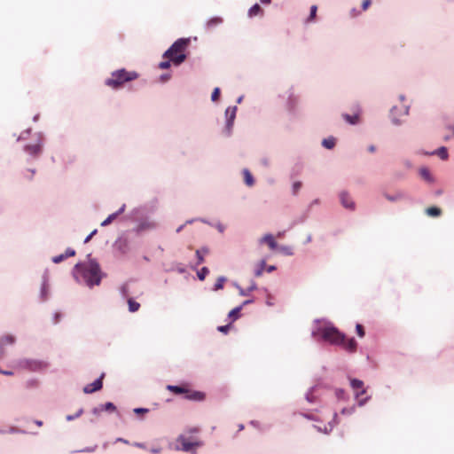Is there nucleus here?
Here are the masks:
<instances>
[{
	"mask_svg": "<svg viewBox=\"0 0 454 454\" xmlns=\"http://www.w3.org/2000/svg\"><path fill=\"white\" fill-rule=\"evenodd\" d=\"M87 260L77 262L73 270L72 275L78 284H84L90 289L100 285L102 278L106 274L102 271L97 259L92 258L91 254H87Z\"/></svg>",
	"mask_w": 454,
	"mask_h": 454,
	"instance_id": "f257e3e1",
	"label": "nucleus"
},
{
	"mask_svg": "<svg viewBox=\"0 0 454 454\" xmlns=\"http://www.w3.org/2000/svg\"><path fill=\"white\" fill-rule=\"evenodd\" d=\"M311 335L317 341L324 340L333 345H340L345 339V335L333 324L320 319L314 321Z\"/></svg>",
	"mask_w": 454,
	"mask_h": 454,
	"instance_id": "f03ea898",
	"label": "nucleus"
},
{
	"mask_svg": "<svg viewBox=\"0 0 454 454\" xmlns=\"http://www.w3.org/2000/svg\"><path fill=\"white\" fill-rule=\"evenodd\" d=\"M132 216L137 222V226L134 230L137 233L152 231L159 227V222L149 215L145 207L134 208L132 211Z\"/></svg>",
	"mask_w": 454,
	"mask_h": 454,
	"instance_id": "7ed1b4c3",
	"label": "nucleus"
},
{
	"mask_svg": "<svg viewBox=\"0 0 454 454\" xmlns=\"http://www.w3.org/2000/svg\"><path fill=\"white\" fill-rule=\"evenodd\" d=\"M138 74L136 71H127L121 68L111 73L110 77L105 80V85L113 90H120L124 83L136 80Z\"/></svg>",
	"mask_w": 454,
	"mask_h": 454,
	"instance_id": "20e7f679",
	"label": "nucleus"
},
{
	"mask_svg": "<svg viewBox=\"0 0 454 454\" xmlns=\"http://www.w3.org/2000/svg\"><path fill=\"white\" fill-rule=\"evenodd\" d=\"M45 137L43 132H35L33 141L23 146L24 153L28 156L27 161L38 160L43 153Z\"/></svg>",
	"mask_w": 454,
	"mask_h": 454,
	"instance_id": "39448f33",
	"label": "nucleus"
},
{
	"mask_svg": "<svg viewBox=\"0 0 454 454\" xmlns=\"http://www.w3.org/2000/svg\"><path fill=\"white\" fill-rule=\"evenodd\" d=\"M278 98L283 101L285 109L290 114H294L298 107L300 98L295 92L294 86H290L284 92L278 94Z\"/></svg>",
	"mask_w": 454,
	"mask_h": 454,
	"instance_id": "423d86ee",
	"label": "nucleus"
},
{
	"mask_svg": "<svg viewBox=\"0 0 454 454\" xmlns=\"http://www.w3.org/2000/svg\"><path fill=\"white\" fill-rule=\"evenodd\" d=\"M17 366L29 372H40L48 367V363L39 359L22 358L17 361Z\"/></svg>",
	"mask_w": 454,
	"mask_h": 454,
	"instance_id": "0eeeda50",
	"label": "nucleus"
},
{
	"mask_svg": "<svg viewBox=\"0 0 454 454\" xmlns=\"http://www.w3.org/2000/svg\"><path fill=\"white\" fill-rule=\"evenodd\" d=\"M238 107L236 106H228L225 110L224 116H225V126H224V132L227 136H231L232 133V129L234 125V121L236 118Z\"/></svg>",
	"mask_w": 454,
	"mask_h": 454,
	"instance_id": "6e6552de",
	"label": "nucleus"
},
{
	"mask_svg": "<svg viewBox=\"0 0 454 454\" xmlns=\"http://www.w3.org/2000/svg\"><path fill=\"white\" fill-rule=\"evenodd\" d=\"M190 43L189 38H179L175 41L172 45L163 53L162 57H169L174 54L184 52V49Z\"/></svg>",
	"mask_w": 454,
	"mask_h": 454,
	"instance_id": "1a4fd4ad",
	"label": "nucleus"
},
{
	"mask_svg": "<svg viewBox=\"0 0 454 454\" xmlns=\"http://www.w3.org/2000/svg\"><path fill=\"white\" fill-rule=\"evenodd\" d=\"M402 115H403L402 109L396 106H393L388 113L390 121L395 127H400L404 123V121L401 119Z\"/></svg>",
	"mask_w": 454,
	"mask_h": 454,
	"instance_id": "9d476101",
	"label": "nucleus"
},
{
	"mask_svg": "<svg viewBox=\"0 0 454 454\" xmlns=\"http://www.w3.org/2000/svg\"><path fill=\"white\" fill-rule=\"evenodd\" d=\"M339 199L341 206L344 208L350 211H354L356 209V202L347 191H341L339 193Z\"/></svg>",
	"mask_w": 454,
	"mask_h": 454,
	"instance_id": "9b49d317",
	"label": "nucleus"
},
{
	"mask_svg": "<svg viewBox=\"0 0 454 454\" xmlns=\"http://www.w3.org/2000/svg\"><path fill=\"white\" fill-rule=\"evenodd\" d=\"M106 373L102 372L100 376L95 380L92 383L86 385L83 387V392L85 394H92L96 391L100 390L103 387V379L105 378Z\"/></svg>",
	"mask_w": 454,
	"mask_h": 454,
	"instance_id": "f8f14e48",
	"label": "nucleus"
},
{
	"mask_svg": "<svg viewBox=\"0 0 454 454\" xmlns=\"http://www.w3.org/2000/svg\"><path fill=\"white\" fill-rule=\"evenodd\" d=\"M50 285L47 273L43 275V282L40 288L39 297L42 301H46L50 297Z\"/></svg>",
	"mask_w": 454,
	"mask_h": 454,
	"instance_id": "ddd939ff",
	"label": "nucleus"
},
{
	"mask_svg": "<svg viewBox=\"0 0 454 454\" xmlns=\"http://www.w3.org/2000/svg\"><path fill=\"white\" fill-rule=\"evenodd\" d=\"M177 442L181 444L180 450L185 452H189L195 446H200L201 442H190L185 436L179 435L177 438Z\"/></svg>",
	"mask_w": 454,
	"mask_h": 454,
	"instance_id": "4468645a",
	"label": "nucleus"
},
{
	"mask_svg": "<svg viewBox=\"0 0 454 454\" xmlns=\"http://www.w3.org/2000/svg\"><path fill=\"white\" fill-rule=\"evenodd\" d=\"M15 341V337L11 334H7L0 338V358L4 357L5 355L4 347L6 345H13Z\"/></svg>",
	"mask_w": 454,
	"mask_h": 454,
	"instance_id": "2eb2a0df",
	"label": "nucleus"
},
{
	"mask_svg": "<svg viewBox=\"0 0 454 454\" xmlns=\"http://www.w3.org/2000/svg\"><path fill=\"white\" fill-rule=\"evenodd\" d=\"M384 197L390 202H396L408 199L407 193L401 190L395 191L393 194L384 193Z\"/></svg>",
	"mask_w": 454,
	"mask_h": 454,
	"instance_id": "dca6fc26",
	"label": "nucleus"
},
{
	"mask_svg": "<svg viewBox=\"0 0 454 454\" xmlns=\"http://www.w3.org/2000/svg\"><path fill=\"white\" fill-rule=\"evenodd\" d=\"M114 246L116 249L122 254H127L129 251V245L127 239L119 238L116 239Z\"/></svg>",
	"mask_w": 454,
	"mask_h": 454,
	"instance_id": "f3484780",
	"label": "nucleus"
},
{
	"mask_svg": "<svg viewBox=\"0 0 454 454\" xmlns=\"http://www.w3.org/2000/svg\"><path fill=\"white\" fill-rule=\"evenodd\" d=\"M259 243L260 244H263V243L267 244L271 250H275V249H277L278 247V243L274 239L273 235L270 234V233L265 234L259 240Z\"/></svg>",
	"mask_w": 454,
	"mask_h": 454,
	"instance_id": "a211bd4d",
	"label": "nucleus"
},
{
	"mask_svg": "<svg viewBox=\"0 0 454 454\" xmlns=\"http://www.w3.org/2000/svg\"><path fill=\"white\" fill-rule=\"evenodd\" d=\"M341 116L350 125H357L360 122V110L354 114H342Z\"/></svg>",
	"mask_w": 454,
	"mask_h": 454,
	"instance_id": "6ab92c4d",
	"label": "nucleus"
},
{
	"mask_svg": "<svg viewBox=\"0 0 454 454\" xmlns=\"http://www.w3.org/2000/svg\"><path fill=\"white\" fill-rule=\"evenodd\" d=\"M425 155H437L442 160H446L449 158L448 150L445 146H441L433 152H425Z\"/></svg>",
	"mask_w": 454,
	"mask_h": 454,
	"instance_id": "aec40b11",
	"label": "nucleus"
},
{
	"mask_svg": "<svg viewBox=\"0 0 454 454\" xmlns=\"http://www.w3.org/2000/svg\"><path fill=\"white\" fill-rule=\"evenodd\" d=\"M235 286L238 288L239 290V294L240 296H248L250 294L251 292L254 291L257 289V285L256 283L252 280L251 281V284L249 286L248 288H246V289H243L239 284H235Z\"/></svg>",
	"mask_w": 454,
	"mask_h": 454,
	"instance_id": "412c9836",
	"label": "nucleus"
},
{
	"mask_svg": "<svg viewBox=\"0 0 454 454\" xmlns=\"http://www.w3.org/2000/svg\"><path fill=\"white\" fill-rule=\"evenodd\" d=\"M166 59H169L174 66H180L186 59V55L184 52H180L177 54H174L169 57H165Z\"/></svg>",
	"mask_w": 454,
	"mask_h": 454,
	"instance_id": "4be33fe9",
	"label": "nucleus"
},
{
	"mask_svg": "<svg viewBox=\"0 0 454 454\" xmlns=\"http://www.w3.org/2000/svg\"><path fill=\"white\" fill-rule=\"evenodd\" d=\"M244 183L247 186L252 187L255 184V180L248 168L242 169Z\"/></svg>",
	"mask_w": 454,
	"mask_h": 454,
	"instance_id": "5701e85b",
	"label": "nucleus"
},
{
	"mask_svg": "<svg viewBox=\"0 0 454 454\" xmlns=\"http://www.w3.org/2000/svg\"><path fill=\"white\" fill-rule=\"evenodd\" d=\"M223 23V19L221 17H213L210 18L205 25V27L208 30L215 28V27L221 25Z\"/></svg>",
	"mask_w": 454,
	"mask_h": 454,
	"instance_id": "b1692460",
	"label": "nucleus"
},
{
	"mask_svg": "<svg viewBox=\"0 0 454 454\" xmlns=\"http://www.w3.org/2000/svg\"><path fill=\"white\" fill-rule=\"evenodd\" d=\"M167 389L176 395L186 394L189 392L187 388L177 385H168Z\"/></svg>",
	"mask_w": 454,
	"mask_h": 454,
	"instance_id": "393cba45",
	"label": "nucleus"
},
{
	"mask_svg": "<svg viewBox=\"0 0 454 454\" xmlns=\"http://www.w3.org/2000/svg\"><path fill=\"white\" fill-rule=\"evenodd\" d=\"M317 386H313L309 387V389L305 394V399L309 403H315L317 401V397L314 395V391L316 390Z\"/></svg>",
	"mask_w": 454,
	"mask_h": 454,
	"instance_id": "a878e982",
	"label": "nucleus"
},
{
	"mask_svg": "<svg viewBox=\"0 0 454 454\" xmlns=\"http://www.w3.org/2000/svg\"><path fill=\"white\" fill-rule=\"evenodd\" d=\"M338 424H339L338 414L335 412L333 414V419L328 423V425L325 426V434H329L330 432H332L333 427Z\"/></svg>",
	"mask_w": 454,
	"mask_h": 454,
	"instance_id": "bb28decb",
	"label": "nucleus"
},
{
	"mask_svg": "<svg viewBox=\"0 0 454 454\" xmlns=\"http://www.w3.org/2000/svg\"><path fill=\"white\" fill-rule=\"evenodd\" d=\"M336 139L333 137H329L322 140V146L326 149H333L335 146Z\"/></svg>",
	"mask_w": 454,
	"mask_h": 454,
	"instance_id": "cd10ccee",
	"label": "nucleus"
},
{
	"mask_svg": "<svg viewBox=\"0 0 454 454\" xmlns=\"http://www.w3.org/2000/svg\"><path fill=\"white\" fill-rule=\"evenodd\" d=\"M262 12V10L259 4H254L253 6H251L248 10L247 15L250 18H253L260 13Z\"/></svg>",
	"mask_w": 454,
	"mask_h": 454,
	"instance_id": "c85d7f7f",
	"label": "nucleus"
},
{
	"mask_svg": "<svg viewBox=\"0 0 454 454\" xmlns=\"http://www.w3.org/2000/svg\"><path fill=\"white\" fill-rule=\"evenodd\" d=\"M242 309V306H238L234 309H232L229 314H228V317L231 318V322H234L235 320H237L239 317V313Z\"/></svg>",
	"mask_w": 454,
	"mask_h": 454,
	"instance_id": "c756f323",
	"label": "nucleus"
},
{
	"mask_svg": "<svg viewBox=\"0 0 454 454\" xmlns=\"http://www.w3.org/2000/svg\"><path fill=\"white\" fill-rule=\"evenodd\" d=\"M419 175L421 176L422 178H424L426 181L429 182V183H432L434 182V178L433 176H431L430 174V171L428 170L427 168H421L419 169Z\"/></svg>",
	"mask_w": 454,
	"mask_h": 454,
	"instance_id": "7c9ffc66",
	"label": "nucleus"
},
{
	"mask_svg": "<svg viewBox=\"0 0 454 454\" xmlns=\"http://www.w3.org/2000/svg\"><path fill=\"white\" fill-rule=\"evenodd\" d=\"M208 248L204 247L201 249H198L196 251V257H197V264H201L204 262V255L203 254H207Z\"/></svg>",
	"mask_w": 454,
	"mask_h": 454,
	"instance_id": "2f4dec72",
	"label": "nucleus"
},
{
	"mask_svg": "<svg viewBox=\"0 0 454 454\" xmlns=\"http://www.w3.org/2000/svg\"><path fill=\"white\" fill-rule=\"evenodd\" d=\"M265 267H266V261L265 260H262L260 261V262L257 264L256 268L254 269V276L255 277H261L262 275V272L263 270H265Z\"/></svg>",
	"mask_w": 454,
	"mask_h": 454,
	"instance_id": "473e14b6",
	"label": "nucleus"
},
{
	"mask_svg": "<svg viewBox=\"0 0 454 454\" xmlns=\"http://www.w3.org/2000/svg\"><path fill=\"white\" fill-rule=\"evenodd\" d=\"M357 343L354 338L349 339L346 343H344V348L346 350L349 352H354L356 349Z\"/></svg>",
	"mask_w": 454,
	"mask_h": 454,
	"instance_id": "72a5a7b5",
	"label": "nucleus"
},
{
	"mask_svg": "<svg viewBox=\"0 0 454 454\" xmlns=\"http://www.w3.org/2000/svg\"><path fill=\"white\" fill-rule=\"evenodd\" d=\"M426 213L431 217H437L441 215L442 210L437 207H431L427 208Z\"/></svg>",
	"mask_w": 454,
	"mask_h": 454,
	"instance_id": "f704fd0d",
	"label": "nucleus"
},
{
	"mask_svg": "<svg viewBox=\"0 0 454 454\" xmlns=\"http://www.w3.org/2000/svg\"><path fill=\"white\" fill-rule=\"evenodd\" d=\"M99 406H100L102 411H106L108 412H114L117 410L116 406L112 402H107L106 403L100 404Z\"/></svg>",
	"mask_w": 454,
	"mask_h": 454,
	"instance_id": "c9c22d12",
	"label": "nucleus"
},
{
	"mask_svg": "<svg viewBox=\"0 0 454 454\" xmlns=\"http://www.w3.org/2000/svg\"><path fill=\"white\" fill-rule=\"evenodd\" d=\"M227 281V278L224 276H221L217 278L215 284L214 285L212 290L218 291L223 288V284Z\"/></svg>",
	"mask_w": 454,
	"mask_h": 454,
	"instance_id": "e433bc0d",
	"label": "nucleus"
},
{
	"mask_svg": "<svg viewBox=\"0 0 454 454\" xmlns=\"http://www.w3.org/2000/svg\"><path fill=\"white\" fill-rule=\"evenodd\" d=\"M128 305H129V311L131 313L137 311L140 308V304L137 301H134L132 298H129L128 300Z\"/></svg>",
	"mask_w": 454,
	"mask_h": 454,
	"instance_id": "4c0bfd02",
	"label": "nucleus"
},
{
	"mask_svg": "<svg viewBox=\"0 0 454 454\" xmlns=\"http://www.w3.org/2000/svg\"><path fill=\"white\" fill-rule=\"evenodd\" d=\"M350 387L354 390H359L364 387V381L358 379H351L350 380Z\"/></svg>",
	"mask_w": 454,
	"mask_h": 454,
	"instance_id": "58836bf2",
	"label": "nucleus"
},
{
	"mask_svg": "<svg viewBox=\"0 0 454 454\" xmlns=\"http://www.w3.org/2000/svg\"><path fill=\"white\" fill-rule=\"evenodd\" d=\"M189 400H197L200 401L204 398V394L200 391H193L192 394L186 396Z\"/></svg>",
	"mask_w": 454,
	"mask_h": 454,
	"instance_id": "ea45409f",
	"label": "nucleus"
},
{
	"mask_svg": "<svg viewBox=\"0 0 454 454\" xmlns=\"http://www.w3.org/2000/svg\"><path fill=\"white\" fill-rule=\"evenodd\" d=\"M208 273H209V270H208V268H207V267H202V268H201V269L197 272L198 278H199L200 280L203 281Z\"/></svg>",
	"mask_w": 454,
	"mask_h": 454,
	"instance_id": "a19ab883",
	"label": "nucleus"
},
{
	"mask_svg": "<svg viewBox=\"0 0 454 454\" xmlns=\"http://www.w3.org/2000/svg\"><path fill=\"white\" fill-rule=\"evenodd\" d=\"M25 386L27 389L36 388L39 386V381L36 379H30L26 381Z\"/></svg>",
	"mask_w": 454,
	"mask_h": 454,
	"instance_id": "79ce46f5",
	"label": "nucleus"
},
{
	"mask_svg": "<svg viewBox=\"0 0 454 454\" xmlns=\"http://www.w3.org/2000/svg\"><path fill=\"white\" fill-rule=\"evenodd\" d=\"M285 255L291 256L294 254V250L290 246H280L278 247Z\"/></svg>",
	"mask_w": 454,
	"mask_h": 454,
	"instance_id": "37998d69",
	"label": "nucleus"
},
{
	"mask_svg": "<svg viewBox=\"0 0 454 454\" xmlns=\"http://www.w3.org/2000/svg\"><path fill=\"white\" fill-rule=\"evenodd\" d=\"M83 411H83V409H82V408H80V409H79L75 413H74V414H72V415H71V414L67 415V416L66 417V419H67V421H73V420H74V419H78L80 416H82V414L83 413Z\"/></svg>",
	"mask_w": 454,
	"mask_h": 454,
	"instance_id": "c03bdc74",
	"label": "nucleus"
},
{
	"mask_svg": "<svg viewBox=\"0 0 454 454\" xmlns=\"http://www.w3.org/2000/svg\"><path fill=\"white\" fill-rule=\"evenodd\" d=\"M117 218V214H111L109 215L102 223L101 226L105 227L109 225L113 221H114Z\"/></svg>",
	"mask_w": 454,
	"mask_h": 454,
	"instance_id": "a18cd8bd",
	"label": "nucleus"
},
{
	"mask_svg": "<svg viewBox=\"0 0 454 454\" xmlns=\"http://www.w3.org/2000/svg\"><path fill=\"white\" fill-rule=\"evenodd\" d=\"M301 186H302L301 182H300V181L294 182L293 184H292V193H293V195H294V196L297 195L299 191L301 190Z\"/></svg>",
	"mask_w": 454,
	"mask_h": 454,
	"instance_id": "49530a36",
	"label": "nucleus"
},
{
	"mask_svg": "<svg viewBox=\"0 0 454 454\" xmlns=\"http://www.w3.org/2000/svg\"><path fill=\"white\" fill-rule=\"evenodd\" d=\"M31 128H28L25 130H23L20 136L17 137V141L20 142V141H22V140H25L28 137V136L30 135L31 133Z\"/></svg>",
	"mask_w": 454,
	"mask_h": 454,
	"instance_id": "de8ad7c7",
	"label": "nucleus"
},
{
	"mask_svg": "<svg viewBox=\"0 0 454 454\" xmlns=\"http://www.w3.org/2000/svg\"><path fill=\"white\" fill-rule=\"evenodd\" d=\"M317 11V5L310 6V12H309V15L307 19V22H311L315 19Z\"/></svg>",
	"mask_w": 454,
	"mask_h": 454,
	"instance_id": "09e8293b",
	"label": "nucleus"
},
{
	"mask_svg": "<svg viewBox=\"0 0 454 454\" xmlns=\"http://www.w3.org/2000/svg\"><path fill=\"white\" fill-rule=\"evenodd\" d=\"M335 395L338 399H341V400L347 399V395L343 388H337L335 390Z\"/></svg>",
	"mask_w": 454,
	"mask_h": 454,
	"instance_id": "8fccbe9b",
	"label": "nucleus"
},
{
	"mask_svg": "<svg viewBox=\"0 0 454 454\" xmlns=\"http://www.w3.org/2000/svg\"><path fill=\"white\" fill-rule=\"evenodd\" d=\"M175 270L180 274H184L186 272V269L182 263H176V267L171 268L169 270Z\"/></svg>",
	"mask_w": 454,
	"mask_h": 454,
	"instance_id": "3c124183",
	"label": "nucleus"
},
{
	"mask_svg": "<svg viewBox=\"0 0 454 454\" xmlns=\"http://www.w3.org/2000/svg\"><path fill=\"white\" fill-rule=\"evenodd\" d=\"M355 411H356V407L352 406V407H348V408H343L340 411V413L343 415H352Z\"/></svg>",
	"mask_w": 454,
	"mask_h": 454,
	"instance_id": "603ef678",
	"label": "nucleus"
},
{
	"mask_svg": "<svg viewBox=\"0 0 454 454\" xmlns=\"http://www.w3.org/2000/svg\"><path fill=\"white\" fill-rule=\"evenodd\" d=\"M220 96V88L216 87L214 89L212 94H211V100L216 101Z\"/></svg>",
	"mask_w": 454,
	"mask_h": 454,
	"instance_id": "864d4df0",
	"label": "nucleus"
},
{
	"mask_svg": "<svg viewBox=\"0 0 454 454\" xmlns=\"http://www.w3.org/2000/svg\"><path fill=\"white\" fill-rule=\"evenodd\" d=\"M171 61L170 59H168V60H165V61H161L160 64H159V67L160 69H168L170 67V65H171Z\"/></svg>",
	"mask_w": 454,
	"mask_h": 454,
	"instance_id": "5fc2aeb1",
	"label": "nucleus"
},
{
	"mask_svg": "<svg viewBox=\"0 0 454 454\" xmlns=\"http://www.w3.org/2000/svg\"><path fill=\"white\" fill-rule=\"evenodd\" d=\"M66 258L65 254H59V255H56L54 257H52V262L54 263H59L61 262L62 261H64Z\"/></svg>",
	"mask_w": 454,
	"mask_h": 454,
	"instance_id": "6e6d98bb",
	"label": "nucleus"
},
{
	"mask_svg": "<svg viewBox=\"0 0 454 454\" xmlns=\"http://www.w3.org/2000/svg\"><path fill=\"white\" fill-rule=\"evenodd\" d=\"M10 434H26L27 432L23 429H20L18 427H12L8 430Z\"/></svg>",
	"mask_w": 454,
	"mask_h": 454,
	"instance_id": "4d7b16f0",
	"label": "nucleus"
},
{
	"mask_svg": "<svg viewBox=\"0 0 454 454\" xmlns=\"http://www.w3.org/2000/svg\"><path fill=\"white\" fill-rule=\"evenodd\" d=\"M356 333L358 334L359 337H364L365 333H364V327L357 324L356 326Z\"/></svg>",
	"mask_w": 454,
	"mask_h": 454,
	"instance_id": "13d9d810",
	"label": "nucleus"
},
{
	"mask_svg": "<svg viewBox=\"0 0 454 454\" xmlns=\"http://www.w3.org/2000/svg\"><path fill=\"white\" fill-rule=\"evenodd\" d=\"M64 254H65L66 258L74 256V255H75V250L71 247H68L66 249Z\"/></svg>",
	"mask_w": 454,
	"mask_h": 454,
	"instance_id": "bf43d9fd",
	"label": "nucleus"
},
{
	"mask_svg": "<svg viewBox=\"0 0 454 454\" xmlns=\"http://www.w3.org/2000/svg\"><path fill=\"white\" fill-rule=\"evenodd\" d=\"M120 293H121V295L122 297H126L128 296V294H129V289H128V286L127 285H123L120 287Z\"/></svg>",
	"mask_w": 454,
	"mask_h": 454,
	"instance_id": "052dcab7",
	"label": "nucleus"
},
{
	"mask_svg": "<svg viewBox=\"0 0 454 454\" xmlns=\"http://www.w3.org/2000/svg\"><path fill=\"white\" fill-rule=\"evenodd\" d=\"M230 328H231V324L218 326L217 330L221 333H227L229 332Z\"/></svg>",
	"mask_w": 454,
	"mask_h": 454,
	"instance_id": "680f3d73",
	"label": "nucleus"
},
{
	"mask_svg": "<svg viewBox=\"0 0 454 454\" xmlns=\"http://www.w3.org/2000/svg\"><path fill=\"white\" fill-rule=\"evenodd\" d=\"M370 399H371L370 395H367L361 399L358 398V402H357L358 406H360V407L364 406Z\"/></svg>",
	"mask_w": 454,
	"mask_h": 454,
	"instance_id": "e2e57ef3",
	"label": "nucleus"
},
{
	"mask_svg": "<svg viewBox=\"0 0 454 454\" xmlns=\"http://www.w3.org/2000/svg\"><path fill=\"white\" fill-rule=\"evenodd\" d=\"M149 411V410L147 408H135L133 410V412L135 414H145V413H147Z\"/></svg>",
	"mask_w": 454,
	"mask_h": 454,
	"instance_id": "0e129e2a",
	"label": "nucleus"
},
{
	"mask_svg": "<svg viewBox=\"0 0 454 454\" xmlns=\"http://www.w3.org/2000/svg\"><path fill=\"white\" fill-rule=\"evenodd\" d=\"M97 232H98V230H97V229L93 230V231H91V232H90V234L85 238V239H84V241H83V242H84V243H88V242L92 239V237H93L94 235H96V234H97Z\"/></svg>",
	"mask_w": 454,
	"mask_h": 454,
	"instance_id": "69168bd1",
	"label": "nucleus"
},
{
	"mask_svg": "<svg viewBox=\"0 0 454 454\" xmlns=\"http://www.w3.org/2000/svg\"><path fill=\"white\" fill-rule=\"evenodd\" d=\"M365 393V388H360L359 390H356V392L355 393V398L358 399L361 395H364Z\"/></svg>",
	"mask_w": 454,
	"mask_h": 454,
	"instance_id": "338daca9",
	"label": "nucleus"
},
{
	"mask_svg": "<svg viewBox=\"0 0 454 454\" xmlns=\"http://www.w3.org/2000/svg\"><path fill=\"white\" fill-rule=\"evenodd\" d=\"M217 231L221 233H223L224 231H225V227L223 224H222L221 223H217L216 224L214 225Z\"/></svg>",
	"mask_w": 454,
	"mask_h": 454,
	"instance_id": "774afa93",
	"label": "nucleus"
}]
</instances>
